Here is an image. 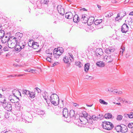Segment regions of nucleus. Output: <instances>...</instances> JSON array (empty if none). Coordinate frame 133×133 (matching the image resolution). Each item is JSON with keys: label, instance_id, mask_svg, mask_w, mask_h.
Instances as JSON below:
<instances>
[{"label": "nucleus", "instance_id": "f257e3e1", "mask_svg": "<svg viewBox=\"0 0 133 133\" xmlns=\"http://www.w3.org/2000/svg\"><path fill=\"white\" fill-rule=\"evenodd\" d=\"M102 126L103 128L107 130H111L114 127V125L112 123L106 121L102 122Z\"/></svg>", "mask_w": 133, "mask_h": 133}, {"label": "nucleus", "instance_id": "f03ea898", "mask_svg": "<svg viewBox=\"0 0 133 133\" xmlns=\"http://www.w3.org/2000/svg\"><path fill=\"white\" fill-rule=\"evenodd\" d=\"M58 49L55 48L53 51V55L55 59H57L59 58L60 56L63 53V51L61 50V51H59L58 50Z\"/></svg>", "mask_w": 133, "mask_h": 133}, {"label": "nucleus", "instance_id": "7ed1b4c3", "mask_svg": "<svg viewBox=\"0 0 133 133\" xmlns=\"http://www.w3.org/2000/svg\"><path fill=\"white\" fill-rule=\"evenodd\" d=\"M2 106L8 111H10L12 109L11 105L9 102H3L2 103Z\"/></svg>", "mask_w": 133, "mask_h": 133}, {"label": "nucleus", "instance_id": "20e7f679", "mask_svg": "<svg viewBox=\"0 0 133 133\" xmlns=\"http://www.w3.org/2000/svg\"><path fill=\"white\" fill-rule=\"evenodd\" d=\"M129 28L127 24L124 23L122 26L121 31L122 33H125L128 31Z\"/></svg>", "mask_w": 133, "mask_h": 133}, {"label": "nucleus", "instance_id": "39448f33", "mask_svg": "<svg viewBox=\"0 0 133 133\" xmlns=\"http://www.w3.org/2000/svg\"><path fill=\"white\" fill-rule=\"evenodd\" d=\"M94 116V115H92L91 116L90 115L87 116L85 118L87 120L88 122V123H87L86 124H87L88 123H89L90 125H92L93 124V122L92 121V119L94 120V117H93Z\"/></svg>", "mask_w": 133, "mask_h": 133}, {"label": "nucleus", "instance_id": "423d86ee", "mask_svg": "<svg viewBox=\"0 0 133 133\" xmlns=\"http://www.w3.org/2000/svg\"><path fill=\"white\" fill-rule=\"evenodd\" d=\"M94 52H95V55H96L97 56H98L99 55L102 56L103 55V53L102 49L99 48H97Z\"/></svg>", "mask_w": 133, "mask_h": 133}, {"label": "nucleus", "instance_id": "0eeeda50", "mask_svg": "<svg viewBox=\"0 0 133 133\" xmlns=\"http://www.w3.org/2000/svg\"><path fill=\"white\" fill-rule=\"evenodd\" d=\"M35 113L38 115H42L44 116L45 115V112L44 111L41 110L39 109H35Z\"/></svg>", "mask_w": 133, "mask_h": 133}, {"label": "nucleus", "instance_id": "6e6552de", "mask_svg": "<svg viewBox=\"0 0 133 133\" xmlns=\"http://www.w3.org/2000/svg\"><path fill=\"white\" fill-rule=\"evenodd\" d=\"M69 115L70 118H72L75 119H76L77 114L75 113V111L74 110H71L70 111Z\"/></svg>", "mask_w": 133, "mask_h": 133}, {"label": "nucleus", "instance_id": "1a4fd4ad", "mask_svg": "<svg viewBox=\"0 0 133 133\" xmlns=\"http://www.w3.org/2000/svg\"><path fill=\"white\" fill-rule=\"evenodd\" d=\"M15 41L16 42V44L14 47L15 48V50L18 52L21 51V50L22 49V46H20L18 44V42H17V40H16Z\"/></svg>", "mask_w": 133, "mask_h": 133}, {"label": "nucleus", "instance_id": "9d476101", "mask_svg": "<svg viewBox=\"0 0 133 133\" xmlns=\"http://www.w3.org/2000/svg\"><path fill=\"white\" fill-rule=\"evenodd\" d=\"M94 117V121H97L98 120H100L102 119L103 117L104 116H103L102 114H100L97 115V116H96L95 115H94V116L93 117Z\"/></svg>", "mask_w": 133, "mask_h": 133}, {"label": "nucleus", "instance_id": "9b49d317", "mask_svg": "<svg viewBox=\"0 0 133 133\" xmlns=\"http://www.w3.org/2000/svg\"><path fill=\"white\" fill-rule=\"evenodd\" d=\"M86 14L82 15V18H81V20L82 21V23H86L89 20V18L86 16Z\"/></svg>", "mask_w": 133, "mask_h": 133}, {"label": "nucleus", "instance_id": "f8f14e48", "mask_svg": "<svg viewBox=\"0 0 133 133\" xmlns=\"http://www.w3.org/2000/svg\"><path fill=\"white\" fill-rule=\"evenodd\" d=\"M21 101L16 102L15 104V107L16 109L18 110H20L21 107Z\"/></svg>", "mask_w": 133, "mask_h": 133}, {"label": "nucleus", "instance_id": "ddd939ff", "mask_svg": "<svg viewBox=\"0 0 133 133\" xmlns=\"http://www.w3.org/2000/svg\"><path fill=\"white\" fill-rule=\"evenodd\" d=\"M63 116L66 118H67L69 116V112L66 108H65L63 109Z\"/></svg>", "mask_w": 133, "mask_h": 133}, {"label": "nucleus", "instance_id": "4468645a", "mask_svg": "<svg viewBox=\"0 0 133 133\" xmlns=\"http://www.w3.org/2000/svg\"><path fill=\"white\" fill-rule=\"evenodd\" d=\"M58 97V101H59V98L58 96L55 94H52L50 97V99H49L50 101H51V100H55L56 99H57V97Z\"/></svg>", "mask_w": 133, "mask_h": 133}, {"label": "nucleus", "instance_id": "2eb2a0df", "mask_svg": "<svg viewBox=\"0 0 133 133\" xmlns=\"http://www.w3.org/2000/svg\"><path fill=\"white\" fill-rule=\"evenodd\" d=\"M121 130L120 132L122 133H125L127 131L128 128L126 126L123 124H121Z\"/></svg>", "mask_w": 133, "mask_h": 133}, {"label": "nucleus", "instance_id": "dca6fc26", "mask_svg": "<svg viewBox=\"0 0 133 133\" xmlns=\"http://www.w3.org/2000/svg\"><path fill=\"white\" fill-rule=\"evenodd\" d=\"M104 59L106 62L107 63L111 62L113 60V58H112L111 55L107 57L106 56L104 57Z\"/></svg>", "mask_w": 133, "mask_h": 133}, {"label": "nucleus", "instance_id": "f3484780", "mask_svg": "<svg viewBox=\"0 0 133 133\" xmlns=\"http://www.w3.org/2000/svg\"><path fill=\"white\" fill-rule=\"evenodd\" d=\"M115 49L114 48L111 47L108 48H106L105 49V52L107 54H110L111 52L114 51Z\"/></svg>", "mask_w": 133, "mask_h": 133}, {"label": "nucleus", "instance_id": "a211bd4d", "mask_svg": "<svg viewBox=\"0 0 133 133\" xmlns=\"http://www.w3.org/2000/svg\"><path fill=\"white\" fill-rule=\"evenodd\" d=\"M96 65L99 67H103L105 66V64L104 62L101 61L97 62L96 63Z\"/></svg>", "mask_w": 133, "mask_h": 133}, {"label": "nucleus", "instance_id": "6ab92c4d", "mask_svg": "<svg viewBox=\"0 0 133 133\" xmlns=\"http://www.w3.org/2000/svg\"><path fill=\"white\" fill-rule=\"evenodd\" d=\"M73 21L75 23H77L80 20V18L78 17V15L76 14L73 17Z\"/></svg>", "mask_w": 133, "mask_h": 133}, {"label": "nucleus", "instance_id": "aec40b11", "mask_svg": "<svg viewBox=\"0 0 133 133\" xmlns=\"http://www.w3.org/2000/svg\"><path fill=\"white\" fill-rule=\"evenodd\" d=\"M90 64L89 63H87L85 64L84 66V70L86 72H87L89 69Z\"/></svg>", "mask_w": 133, "mask_h": 133}, {"label": "nucleus", "instance_id": "412c9836", "mask_svg": "<svg viewBox=\"0 0 133 133\" xmlns=\"http://www.w3.org/2000/svg\"><path fill=\"white\" fill-rule=\"evenodd\" d=\"M46 12L48 14L52 15L53 14V10L52 9L47 8L46 10Z\"/></svg>", "mask_w": 133, "mask_h": 133}, {"label": "nucleus", "instance_id": "4be33fe9", "mask_svg": "<svg viewBox=\"0 0 133 133\" xmlns=\"http://www.w3.org/2000/svg\"><path fill=\"white\" fill-rule=\"evenodd\" d=\"M32 48L34 49H37L39 46L38 43L34 41L32 42Z\"/></svg>", "mask_w": 133, "mask_h": 133}, {"label": "nucleus", "instance_id": "5701e85b", "mask_svg": "<svg viewBox=\"0 0 133 133\" xmlns=\"http://www.w3.org/2000/svg\"><path fill=\"white\" fill-rule=\"evenodd\" d=\"M112 116V115L111 113H108L106 114L104 116V117L105 118L109 119L111 118Z\"/></svg>", "mask_w": 133, "mask_h": 133}, {"label": "nucleus", "instance_id": "b1692460", "mask_svg": "<svg viewBox=\"0 0 133 133\" xmlns=\"http://www.w3.org/2000/svg\"><path fill=\"white\" fill-rule=\"evenodd\" d=\"M75 64L76 66H78L79 68H81L83 66V65L81 62L79 61H76L75 62Z\"/></svg>", "mask_w": 133, "mask_h": 133}, {"label": "nucleus", "instance_id": "393cba45", "mask_svg": "<svg viewBox=\"0 0 133 133\" xmlns=\"http://www.w3.org/2000/svg\"><path fill=\"white\" fill-rule=\"evenodd\" d=\"M121 128H122L121 124L120 125H117L115 128V129L118 132H120L121 130Z\"/></svg>", "mask_w": 133, "mask_h": 133}, {"label": "nucleus", "instance_id": "a878e982", "mask_svg": "<svg viewBox=\"0 0 133 133\" xmlns=\"http://www.w3.org/2000/svg\"><path fill=\"white\" fill-rule=\"evenodd\" d=\"M9 41V38H4V36L2 37V39H1V42L3 43H5L7 42H8Z\"/></svg>", "mask_w": 133, "mask_h": 133}, {"label": "nucleus", "instance_id": "bb28decb", "mask_svg": "<svg viewBox=\"0 0 133 133\" xmlns=\"http://www.w3.org/2000/svg\"><path fill=\"white\" fill-rule=\"evenodd\" d=\"M53 52L52 50L51 49H47L45 51V52L46 54H50V55L49 56L50 57H52V52Z\"/></svg>", "mask_w": 133, "mask_h": 133}, {"label": "nucleus", "instance_id": "cd10ccee", "mask_svg": "<svg viewBox=\"0 0 133 133\" xmlns=\"http://www.w3.org/2000/svg\"><path fill=\"white\" fill-rule=\"evenodd\" d=\"M29 96L31 98H33L35 96V92H30Z\"/></svg>", "mask_w": 133, "mask_h": 133}, {"label": "nucleus", "instance_id": "c85d7f7f", "mask_svg": "<svg viewBox=\"0 0 133 133\" xmlns=\"http://www.w3.org/2000/svg\"><path fill=\"white\" fill-rule=\"evenodd\" d=\"M128 127L130 128H132V133H133V123H129L128 125Z\"/></svg>", "mask_w": 133, "mask_h": 133}, {"label": "nucleus", "instance_id": "c756f323", "mask_svg": "<svg viewBox=\"0 0 133 133\" xmlns=\"http://www.w3.org/2000/svg\"><path fill=\"white\" fill-rule=\"evenodd\" d=\"M59 13L61 15H63L64 14V9L63 8L61 9L58 11Z\"/></svg>", "mask_w": 133, "mask_h": 133}, {"label": "nucleus", "instance_id": "7c9ffc66", "mask_svg": "<svg viewBox=\"0 0 133 133\" xmlns=\"http://www.w3.org/2000/svg\"><path fill=\"white\" fill-rule=\"evenodd\" d=\"M37 0H34V1L31 0L30 2H31L32 4H35L36 5H38L37 3H40V1H37Z\"/></svg>", "mask_w": 133, "mask_h": 133}, {"label": "nucleus", "instance_id": "2f4dec72", "mask_svg": "<svg viewBox=\"0 0 133 133\" xmlns=\"http://www.w3.org/2000/svg\"><path fill=\"white\" fill-rule=\"evenodd\" d=\"M95 26L96 29H98L103 28V26L102 25V23L99 24L97 25H96Z\"/></svg>", "mask_w": 133, "mask_h": 133}, {"label": "nucleus", "instance_id": "473e14b6", "mask_svg": "<svg viewBox=\"0 0 133 133\" xmlns=\"http://www.w3.org/2000/svg\"><path fill=\"white\" fill-rule=\"evenodd\" d=\"M22 34L20 32H18L16 34V36L18 37L19 39H20L23 36Z\"/></svg>", "mask_w": 133, "mask_h": 133}, {"label": "nucleus", "instance_id": "72a5a7b5", "mask_svg": "<svg viewBox=\"0 0 133 133\" xmlns=\"http://www.w3.org/2000/svg\"><path fill=\"white\" fill-rule=\"evenodd\" d=\"M99 102L101 104L104 105H107L108 104L107 102H105L103 100L100 99L99 100Z\"/></svg>", "mask_w": 133, "mask_h": 133}, {"label": "nucleus", "instance_id": "f704fd0d", "mask_svg": "<svg viewBox=\"0 0 133 133\" xmlns=\"http://www.w3.org/2000/svg\"><path fill=\"white\" fill-rule=\"evenodd\" d=\"M123 11H120L117 14V16L115 18V20L116 21H118V17H119L120 16V14H123Z\"/></svg>", "mask_w": 133, "mask_h": 133}, {"label": "nucleus", "instance_id": "c9c22d12", "mask_svg": "<svg viewBox=\"0 0 133 133\" xmlns=\"http://www.w3.org/2000/svg\"><path fill=\"white\" fill-rule=\"evenodd\" d=\"M34 42V41L33 40H31L30 39L29 40V41L28 42V46L30 47H32V42Z\"/></svg>", "mask_w": 133, "mask_h": 133}, {"label": "nucleus", "instance_id": "e433bc0d", "mask_svg": "<svg viewBox=\"0 0 133 133\" xmlns=\"http://www.w3.org/2000/svg\"><path fill=\"white\" fill-rule=\"evenodd\" d=\"M128 22V24L130 25H131L133 22L132 19L131 17H130L129 19Z\"/></svg>", "mask_w": 133, "mask_h": 133}, {"label": "nucleus", "instance_id": "4c0bfd02", "mask_svg": "<svg viewBox=\"0 0 133 133\" xmlns=\"http://www.w3.org/2000/svg\"><path fill=\"white\" fill-rule=\"evenodd\" d=\"M73 16V15L72 13L70 12L69 14V15L66 18L68 19H71L72 18Z\"/></svg>", "mask_w": 133, "mask_h": 133}, {"label": "nucleus", "instance_id": "58836bf2", "mask_svg": "<svg viewBox=\"0 0 133 133\" xmlns=\"http://www.w3.org/2000/svg\"><path fill=\"white\" fill-rule=\"evenodd\" d=\"M123 118V116L121 115H118L117 116L116 119L118 121H121V120Z\"/></svg>", "mask_w": 133, "mask_h": 133}, {"label": "nucleus", "instance_id": "ea45409f", "mask_svg": "<svg viewBox=\"0 0 133 133\" xmlns=\"http://www.w3.org/2000/svg\"><path fill=\"white\" fill-rule=\"evenodd\" d=\"M68 56L70 60V61H72L71 59H72L73 60L74 59V57L73 55L71 53H68Z\"/></svg>", "mask_w": 133, "mask_h": 133}, {"label": "nucleus", "instance_id": "a19ab883", "mask_svg": "<svg viewBox=\"0 0 133 133\" xmlns=\"http://www.w3.org/2000/svg\"><path fill=\"white\" fill-rule=\"evenodd\" d=\"M10 89V88H8L6 87H3L2 89V90L3 91H10L9 89Z\"/></svg>", "mask_w": 133, "mask_h": 133}, {"label": "nucleus", "instance_id": "79ce46f5", "mask_svg": "<svg viewBox=\"0 0 133 133\" xmlns=\"http://www.w3.org/2000/svg\"><path fill=\"white\" fill-rule=\"evenodd\" d=\"M82 114L83 116L85 118H86L87 116L88 115V114L86 113L85 111H83L82 112Z\"/></svg>", "mask_w": 133, "mask_h": 133}, {"label": "nucleus", "instance_id": "37998d69", "mask_svg": "<svg viewBox=\"0 0 133 133\" xmlns=\"http://www.w3.org/2000/svg\"><path fill=\"white\" fill-rule=\"evenodd\" d=\"M68 57L66 56L64 57L63 59V60L64 62L66 63H67L68 62Z\"/></svg>", "mask_w": 133, "mask_h": 133}, {"label": "nucleus", "instance_id": "c03bdc74", "mask_svg": "<svg viewBox=\"0 0 133 133\" xmlns=\"http://www.w3.org/2000/svg\"><path fill=\"white\" fill-rule=\"evenodd\" d=\"M5 31L4 30L3 31H2L0 33V37H3L5 35Z\"/></svg>", "mask_w": 133, "mask_h": 133}, {"label": "nucleus", "instance_id": "a18cd8bd", "mask_svg": "<svg viewBox=\"0 0 133 133\" xmlns=\"http://www.w3.org/2000/svg\"><path fill=\"white\" fill-rule=\"evenodd\" d=\"M10 91H11V92H12L13 94L15 96V94L14 92H17V91L18 90H17L16 89H14V90H13V89H12L10 88V89H9Z\"/></svg>", "mask_w": 133, "mask_h": 133}, {"label": "nucleus", "instance_id": "49530a36", "mask_svg": "<svg viewBox=\"0 0 133 133\" xmlns=\"http://www.w3.org/2000/svg\"><path fill=\"white\" fill-rule=\"evenodd\" d=\"M60 111L61 110H60L59 109L58 110H56L55 111V113L57 115H59L61 114V113Z\"/></svg>", "mask_w": 133, "mask_h": 133}, {"label": "nucleus", "instance_id": "de8ad7c7", "mask_svg": "<svg viewBox=\"0 0 133 133\" xmlns=\"http://www.w3.org/2000/svg\"><path fill=\"white\" fill-rule=\"evenodd\" d=\"M56 100H51V101H50V102H51V103L54 105H57V103L56 102Z\"/></svg>", "mask_w": 133, "mask_h": 133}, {"label": "nucleus", "instance_id": "09e8293b", "mask_svg": "<svg viewBox=\"0 0 133 133\" xmlns=\"http://www.w3.org/2000/svg\"><path fill=\"white\" fill-rule=\"evenodd\" d=\"M123 11L124 12L123 13V14H120V16L121 17H123L124 16L126 15V12L125 11Z\"/></svg>", "mask_w": 133, "mask_h": 133}, {"label": "nucleus", "instance_id": "8fccbe9b", "mask_svg": "<svg viewBox=\"0 0 133 133\" xmlns=\"http://www.w3.org/2000/svg\"><path fill=\"white\" fill-rule=\"evenodd\" d=\"M123 102L125 103H127L128 104H130L132 103L131 101H126L124 100L123 101Z\"/></svg>", "mask_w": 133, "mask_h": 133}, {"label": "nucleus", "instance_id": "3c124183", "mask_svg": "<svg viewBox=\"0 0 133 133\" xmlns=\"http://www.w3.org/2000/svg\"><path fill=\"white\" fill-rule=\"evenodd\" d=\"M113 15V13H112V12H110V13H109V14H108L106 16H105V17H111V16H112V15Z\"/></svg>", "mask_w": 133, "mask_h": 133}, {"label": "nucleus", "instance_id": "603ef678", "mask_svg": "<svg viewBox=\"0 0 133 133\" xmlns=\"http://www.w3.org/2000/svg\"><path fill=\"white\" fill-rule=\"evenodd\" d=\"M49 2V0H43L42 3L44 4H48Z\"/></svg>", "mask_w": 133, "mask_h": 133}, {"label": "nucleus", "instance_id": "864d4df0", "mask_svg": "<svg viewBox=\"0 0 133 133\" xmlns=\"http://www.w3.org/2000/svg\"><path fill=\"white\" fill-rule=\"evenodd\" d=\"M129 118H133V112H131L129 114Z\"/></svg>", "mask_w": 133, "mask_h": 133}, {"label": "nucleus", "instance_id": "5fc2aeb1", "mask_svg": "<svg viewBox=\"0 0 133 133\" xmlns=\"http://www.w3.org/2000/svg\"><path fill=\"white\" fill-rule=\"evenodd\" d=\"M125 48L123 47V48L122 49V51L121 50L120 51V55H121L122 56H123V52L125 50Z\"/></svg>", "mask_w": 133, "mask_h": 133}, {"label": "nucleus", "instance_id": "6e6d98bb", "mask_svg": "<svg viewBox=\"0 0 133 133\" xmlns=\"http://www.w3.org/2000/svg\"><path fill=\"white\" fill-rule=\"evenodd\" d=\"M8 48L7 46H5L3 48V50H1V51L4 50V51H8Z\"/></svg>", "mask_w": 133, "mask_h": 133}, {"label": "nucleus", "instance_id": "4d7b16f0", "mask_svg": "<svg viewBox=\"0 0 133 133\" xmlns=\"http://www.w3.org/2000/svg\"><path fill=\"white\" fill-rule=\"evenodd\" d=\"M14 97H13V98H12V99H10V101L12 103H16V101H15V98H14Z\"/></svg>", "mask_w": 133, "mask_h": 133}, {"label": "nucleus", "instance_id": "13d9d810", "mask_svg": "<svg viewBox=\"0 0 133 133\" xmlns=\"http://www.w3.org/2000/svg\"><path fill=\"white\" fill-rule=\"evenodd\" d=\"M57 8L58 10V11L59 10H61V9L63 8H62V6L61 5H58Z\"/></svg>", "mask_w": 133, "mask_h": 133}, {"label": "nucleus", "instance_id": "bf43d9fd", "mask_svg": "<svg viewBox=\"0 0 133 133\" xmlns=\"http://www.w3.org/2000/svg\"><path fill=\"white\" fill-rule=\"evenodd\" d=\"M113 93L114 94H115V93H117V94H121L122 93V92L121 91H119L118 92L117 91H114L113 92Z\"/></svg>", "mask_w": 133, "mask_h": 133}, {"label": "nucleus", "instance_id": "052dcab7", "mask_svg": "<svg viewBox=\"0 0 133 133\" xmlns=\"http://www.w3.org/2000/svg\"><path fill=\"white\" fill-rule=\"evenodd\" d=\"M99 22L98 21L97 19L94 22V24H95V26L96 25H97L99 24Z\"/></svg>", "mask_w": 133, "mask_h": 133}, {"label": "nucleus", "instance_id": "680f3d73", "mask_svg": "<svg viewBox=\"0 0 133 133\" xmlns=\"http://www.w3.org/2000/svg\"><path fill=\"white\" fill-rule=\"evenodd\" d=\"M14 97V98H16V99H15V101H16V102L17 101H21L20 100H19V98L18 97H17V96H16L15 95V96H13V97Z\"/></svg>", "mask_w": 133, "mask_h": 133}, {"label": "nucleus", "instance_id": "e2e57ef3", "mask_svg": "<svg viewBox=\"0 0 133 133\" xmlns=\"http://www.w3.org/2000/svg\"><path fill=\"white\" fill-rule=\"evenodd\" d=\"M25 91L26 92L25 95L27 96L28 95H29L30 92L29 90H25Z\"/></svg>", "mask_w": 133, "mask_h": 133}, {"label": "nucleus", "instance_id": "0e129e2a", "mask_svg": "<svg viewBox=\"0 0 133 133\" xmlns=\"http://www.w3.org/2000/svg\"><path fill=\"white\" fill-rule=\"evenodd\" d=\"M46 60L49 62H51V58L49 57H48L46 58Z\"/></svg>", "mask_w": 133, "mask_h": 133}, {"label": "nucleus", "instance_id": "69168bd1", "mask_svg": "<svg viewBox=\"0 0 133 133\" xmlns=\"http://www.w3.org/2000/svg\"><path fill=\"white\" fill-rule=\"evenodd\" d=\"M56 49H58V50L59 51H61V50H62L64 52V50L62 48L58 47Z\"/></svg>", "mask_w": 133, "mask_h": 133}, {"label": "nucleus", "instance_id": "338daca9", "mask_svg": "<svg viewBox=\"0 0 133 133\" xmlns=\"http://www.w3.org/2000/svg\"><path fill=\"white\" fill-rule=\"evenodd\" d=\"M73 105L75 107H77L79 106V104L76 103H72Z\"/></svg>", "mask_w": 133, "mask_h": 133}, {"label": "nucleus", "instance_id": "774afa93", "mask_svg": "<svg viewBox=\"0 0 133 133\" xmlns=\"http://www.w3.org/2000/svg\"><path fill=\"white\" fill-rule=\"evenodd\" d=\"M124 116L126 118H129V114H127V113H125L124 114Z\"/></svg>", "mask_w": 133, "mask_h": 133}]
</instances>
